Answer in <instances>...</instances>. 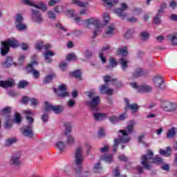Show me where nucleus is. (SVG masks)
<instances>
[{
  "mask_svg": "<svg viewBox=\"0 0 177 177\" xmlns=\"http://www.w3.org/2000/svg\"><path fill=\"white\" fill-rule=\"evenodd\" d=\"M82 147H77L75 153V162L73 164V169L75 171L76 177H86L89 176V172L86 171V175L81 174L82 172V164H84V156Z\"/></svg>",
  "mask_w": 177,
  "mask_h": 177,
  "instance_id": "nucleus-1",
  "label": "nucleus"
},
{
  "mask_svg": "<svg viewBox=\"0 0 177 177\" xmlns=\"http://www.w3.org/2000/svg\"><path fill=\"white\" fill-rule=\"evenodd\" d=\"M134 126L135 122L133 121H131L130 124H129L125 129L119 131V132H121L122 136L119 138L115 139L114 140V145L113 146V151L114 153L117 151V149H118L120 143H128V142L131 140V138L128 136L133 133Z\"/></svg>",
  "mask_w": 177,
  "mask_h": 177,
  "instance_id": "nucleus-2",
  "label": "nucleus"
},
{
  "mask_svg": "<svg viewBox=\"0 0 177 177\" xmlns=\"http://www.w3.org/2000/svg\"><path fill=\"white\" fill-rule=\"evenodd\" d=\"M158 107L165 113H174L177 110V102L169 99L159 98L156 101Z\"/></svg>",
  "mask_w": 177,
  "mask_h": 177,
  "instance_id": "nucleus-3",
  "label": "nucleus"
},
{
  "mask_svg": "<svg viewBox=\"0 0 177 177\" xmlns=\"http://www.w3.org/2000/svg\"><path fill=\"white\" fill-rule=\"evenodd\" d=\"M88 95V99L86 101V104L91 108L92 111H99V104H100V97L96 96V92L91 91L86 92Z\"/></svg>",
  "mask_w": 177,
  "mask_h": 177,
  "instance_id": "nucleus-4",
  "label": "nucleus"
},
{
  "mask_svg": "<svg viewBox=\"0 0 177 177\" xmlns=\"http://www.w3.org/2000/svg\"><path fill=\"white\" fill-rule=\"evenodd\" d=\"M19 41L16 39H8L5 41L1 42V56H6L9 53V48H17Z\"/></svg>",
  "mask_w": 177,
  "mask_h": 177,
  "instance_id": "nucleus-5",
  "label": "nucleus"
},
{
  "mask_svg": "<svg viewBox=\"0 0 177 177\" xmlns=\"http://www.w3.org/2000/svg\"><path fill=\"white\" fill-rule=\"evenodd\" d=\"M156 162V159L153 158V151L148 150L147 154L142 156L141 164L145 169H151V164Z\"/></svg>",
  "mask_w": 177,
  "mask_h": 177,
  "instance_id": "nucleus-6",
  "label": "nucleus"
},
{
  "mask_svg": "<svg viewBox=\"0 0 177 177\" xmlns=\"http://www.w3.org/2000/svg\"><path fill=\"white\" fill-rule=\"evenodd\" d=\"M167 89V84L164 78L160 75H156V93H161L162 91Z\"/></svg>",
  "mask_w": 177,
  "mask_h": 177,
  "instance_id": "nucleus-7",
  "label": "nucleus"
},
{
  "mask_svg": "<svg viewBox=\"0 0 177 177\" xmlns=\"http://www.w3.org/2000/svg\"><path fill=\"white\" fill-rule=\"evenodd\" d=\"M50 111H54L55 114H59L63 111V107L61 105H52V104L46 102L44 113H49Z\"/></svg>",
  "mask_w": 177,
  "mask_h": 177,
  "instance_id": "nucleus-8",
  "label": "nucleus"
},
{
  "mask_svg": "<svg viewBox=\"0 0 177 177\" xmlns=\"http://www.w3.org/2000/svg\"><path fill=\"white\" fill-rule=\"evenodd\" d=\"M21 132L25 138H29V139H32V138H34V131L32 130V124L22 127Z\"/></svg>",
  "mask_w": 177,
  "mask_h": 177,
  "instance_id": "nucleus-9",
  "label": "nucleus"
},
{
  "mask_svg": "<svg viewBox=\"0 0 177 177\" xmlns=\"http://www.w3.org/2000/svg\"><path fill=\"white\" fill-rule=\"evenodd\" d=\"M130 85L131 86H132V88H135L136 89H137L138 92H139L140 93L151 92V91L153 90V88L146 84L138 86V84L133 82L130 83Z\"/></svg>",
  "mask_w": 177,
  "mask_h": 177,
  "instance_id": "nucleus-10",
  "label": "nucleus"
},
{
  "mask_svg": "<svg viewBox=\"0 0 177 177\" xmlns=\"http://www.w3.org/2000/svg\"><path fill=\"white\" fill-rule=\"evenodd\" d=\"M66 84H61L58 86L57 88H54V92L59 96V97L63 99L68 96V92L66 91Z\"/></svg>",
  "mask_w": 177,
  "mask_h": 177,
  "instance_id": "nucleus-11",
  "label": "nucleus"
},
{
  "mask_svg": "<svg viewBox=\"0 0 177 177\" xmlns=\"http://www.w3.org/2000/svg\"><path fill=\"white\" fill-rule=\"evenodd\" d=\"M21 157V153L20 152L14 153L10 159V165H15V167H19V165H21V160H20Z\"/></svg>",
  "mask_w": 177,
  "mask_h": 177,
  "instance_id": "nucleus-12",
  "label": "nucleus"
},
{
  "mask_svg": "<svg viewBox=\"0 0 177 177\" xmlns=\"http://www.w3.org/2000/svg\"><path fill=\"white\" fill-rule=\"evenodd\" d=\"M37 64V62H33L31 64H30L27 67H26V71L28 74H32L33 75L34 78L38 79L39 78V71L35 70L34 68V66Z\"/></svg>",
  "mask_w": 177,
  "mask_h": 177,
  "instance_id": "nucleus-13",
  "label": "nucleus"
},
{
  "mask_svg": "<svg viewBox=\"0 0 177 177\" xmlns=\"http://www.w3.org/2000/svg\"><path fill=\"white\" fill-rule=\"evenodd\" d=\"M127 9H128V5L125 3H122L121 8L116 9L115 13H117L119 17H121V19H124L127 17V12H125Z\"/></svg>",
  "mask_w": 177,
  "mask_h": 177,
  "instance_id": "nucleus-14",
  "label": "nucleus"
},
{
  "mask_svg": "<svg viewBox=\"0 0 177 177\" xmlns=\"http://www.w3.org/2000/svg\"><path fill=\"white\" fill-rule=\"evenodd\" d=\"M24 5H28L29 6H33L34 8H37V9H40V10H43L45 12L47 9L48 7L46 6V4L44 3V2H39L37 5H35L31 1L28 0H24L23 1Z\"/></svg>",
  "mask_w": 177,
  "mask_h": 177,
  "instance_id": "nucleus-15",
  "label": "nucleus"
},
{
  "mask_svg": "<svg viewBox=\"0 0 177 177\" xmlns=\"http://www.w3.org/2000/svg\"><path fill=\"white\" fill-rule=\"evenodd\" d=\"M113 35H115V25L110 24L105 28V37L110 38Z\"/></svg>",
  "mask_w": 177,
  "mask_h": 177,
  "instance_id": "nucleus-16",
  "label": "nucleus"
},
{
  "mask_svg": "<svg viewBox=\"0 0 177 177\" xmlns=\"http://www.w3.org/2000/svg\"><path fill=\"white\" fill-rule=\"evenodd\" d=\"M84 24L87 28H91V26L96 27V26L100 24V20L97 18H89L84 21Z\"/></svg>",
  "mask_w": 177,
  "mask_h": 177,
  "instance_id": "nucleus-17",
  "label": "nucleus"
},
{
  "mask_svg": "<svg viewBox=\"0 0 177 177\" xmlns=\"http://www.w3.org/2000/svg\"><path fill=\"white\" fill-rule=\"evenodd\" d=\"M124 102L126 103V106H125V110H127V109H129V110L131 111V113L133 114H135V113H138V111L139 110V106H138V104H129V100H128L127 98L124 99Z\"/></svg>",
  "mask_w": 177,
  "mask_h": 177,
  "instance_id": "nucleus-18",
  "label": "nucleus"
},
{
  "mask_svg": "<svg viewBox=\"0 0 177 177\" xmlns=\"http://www.w3.org/2000/svg\"><path fill=\"white\" fill-rule=\"evenodd\" d=\"M0 86L1 88H12L15 86V81L13 80V79H10L6 81L1 80Z\"/></svg>",
  "mask_w": 177,
  "mask_h": 177,
  "instance_id": "nucleus-19",
  "label": "nucleus"
},
{
  "mask_svg": "<svg viewBox=\"0 0 177 177\" xmlns=\"http://www.w3.org/2000/svg\"><path fill=\"white\" fill-rule=\"evenodd\" d=\"M32 17L36 23H42V17L39 11L32 10Z\"/></svg>",
  "mask_w": 177,
  "mask_h": 177,
  "instance_id": "nucleus-20",
  "label": "nucleus"
},
{
  "mask_svg": "<svg viewBox=\"0 0 177 177\" xmlns=\"http://www.w3.org/2000/svg\"><path fill=\"white\" fill-rule=\"evenodd\" d=\"M166 7L167 4H165V3H163L160 6V9L158 10V13L156 17V24H161V19H160V17H161V13L164 12V9H165Z\"/></svg>",
  "mask_w": 177,
  "mask_h": 177,
  "instance_id": "nucleus-21",
  "label": "nucleus"
},
{
  "mask_svg": "<svg viewBox=\"0 0 177 177\" xmlns=\"http://www.w3.org/2000/svg\"><path fill=\"white\" fill-rule=\"evenodd\" d=\"M167 41L174 46H177V33H171L167 35Z\"/></svg>",
  "mask_w": 177,
  "mask_h": 177,
  "instance_id": "nucleus-22",
  "label": "nucleus"
},
{
  "mask_svg": "<svg viewBox=\"0 0 177 177\" xmlns=\"http://www.w3.org/2000/svg\"><path fill=\"white\" fill-rule=\"evenodd\" d=\"M100 92L102 95L104 93H106V95H113V91L111 88H109V87H107V85L103 84L100 88Z\"/></svg>",
  "mask_w": 177,
  "mask_h": 177,
  "instance_id": "nucleus-23",
  "label": "nucleus"
},
{
  "mask_svg": "<svg viewBox=\"0 0 177 177\" xmlns=\"http://www.w3.org/2000/svg\"><path fill=\"white\" fill-rule=\"evenodd\" d=\"M24 113L26 114V118L28 121V125H32L34 124V118H31L34 115V113L31 112V111H24Z\"/></svg>",
  "mask_w": 177,
  "mask_h": 177,
  "instance_id": "nucleus-24",
  "label": "nucleus"
},
{
  "mask_svg": "<svg viewBox=\"0 0 177 177\" xmlns=\"http://www.w3.org/2000/svg\"><path fill=\"white\" fill-rule=\"evenodd\" d=\"M129 64V61L124 57H122L118 60V64L121 66V68L122 70H123V71H125V70H127Z\"/></svg>",
  "mask_w": 177,
  "mask_h": 177,
  "instance_id": "nucleus-25",
  "label": "nucleus"
},
{
  "mask_svg": "<svg viewBox=\"0 0 177 177\" xmlns=\"http://www.w3.org/2000/svg\"><path fill=\"white\" fill-rule=\"evenodd\" d=\"M52 56H55V53L52 50H46L44 52V58L46 63H52Z\"/></svg>",
  "mask_w": 177,
  "mask_h": 177,
  "instance_id": "nucleus-26",
  "label": "nucleus"
},
{
  "mask_svg": "<svg viewBox=\"0 0 177 177\" xmlns=\"http://www.w3.org/2000/svg\"><path fill=\"white\" fill-rule=\"evenodd\" d=\"M93 118L95 121H103L107 118V115L102 113H94Z\"/></svg>",
  "mask_w": 177,
  "mask_h": 177,
  "instance_id": "nucleus-27",
  "label": "nucleus"
},
{
  "mask_svg": "<svg viewBox=\"0 0 177 177\" xmlns=\"http://www.w3.org/2000/svg\"><path fill=\"white\" fill-rule=\"evenodd\" d=\"M15 64V62H13V58L11 57H8L5 62H2V66L4 68H7L8 67H10V66Z\"/></svg>",
  "mask_w": 177,
  "mask_h": 177,
  "instance_id": "nucleus-28",
  "label": "nucleus"
},
{
  "mask_svg": "<svg viewBox=\"0 0 177 177\" xmlns=\"http://www.w3.org/2000/svg\"><path fill=\"white\" fill-rule=\"evenodd\" d=\"M177 128L172 127L171 129H169L167 133V139H172L176 136Z\"/></svg>",
  "mask_w": 177,
  "mask_h": 177,
  "instance_id": "nucleus-29",
  "label": "nucleus"
},
{
  "mask_svg": "<svg viewBox=\"0 0 177 177\" xmlns=\"http://www.w3.org/2000/svg\"><path fill=\"white\" fill-rule=\"evenodd\" d=\"M71 3L72 5H76V6H79L80 8H85L88 5V2L81 1L80 0H72Z\"/></svg>",
  "mask_w": 177,
  "mask_h": 177,
  "instance_id": "nucleus-30",
  "label": "nucleus"
},
{
  "mask_svg": "<svg viewBox=\"0 0 177 177\" xmlns=\"http://www.w3.org/2000/svg\"><path fill=\"white\" fill-rule=\"evenodd\" d=\"M143 75V69L141 68H137L135 69L134 72L132 74V77L133 79L139 78V77H142Z\"/></svg>",
  "mask_w": 177,
  "mask_h": 177,
  "instance_id": "nucleus-31",
  "label": "nucleus"
},
{
  "mask_svg": "<svg viewBox=\"0 0 177 177\" xmlns=\"http://www.w3.org/2000/svg\"><path fill=\"white\" fill-rule=\"evenodd\" d=\"M11 111H12V107L7 106L2 110V115L4 117H6V118H10Z\"/></svg>",
  "mask_w": 177,
  "mask_h": 177,
  "instance_id": "nucleus-32",
  "label": "nucleus"
},
{
  "mask_svg": "<svg viewBox=\"0 0 177 177\" xmlns=\"http://www.w3.org/2000/svg\"><path fill=\"white\" fill-rule=\"evenodd\" d=\"M64 127L65 128L64 135L67 136V135H68V133H70L71 132L73 126H71V123H70L68 122H65L64 123Z\"/></svg>",
  "mask_w": 177,
  "mask_h": 177,
  "instance_id": "nucleus-33",
  "label": "nucleus"
},
{
  "mask_svg": "<svg viewBox=\"0 0 177 177\" xmlns=\"http://www.w3.org/2000/svg\"><path fill=\"white\" fill-rule=\"evenodd\" d=\"M118 55L122 56V57L128 55V50L127 49V47L124 46L121 48L118 49Z\"/></svg>",
  "mask_w": 177,
  "mask_h": 177,
  "instance_id": "nucleus-34",
  "label": "nucleus"
},
{
  "mask_svg": "<svg viewBox=\"0 0 177 177\" xmlns=\"http://www.w3.org/2000/svg\"><path fill=\"white\" fill-rule=\"evenodd\" d=\"M104 3H106L109 8H113V6H115L117 3H118V0H102Z\"/></svg>",
  "mask_w": 177,
  "mask_h": 177,
  "instance_id": "nucleus-35",
  "label": "nucleus"
},
{
  "mask_svg": "<svg viewBox=\"0 0 177 177\" xmlns=\"http://www.w3.org/2000/svg\"><path fill=\"white\" fill-rule=\"evenodd\" d=\"M159 153L161 156H166V157L171 156V147H168L167 149H160Z\"/></svg>",
  "mask_w": 177,
  "mask_h": 177,
  "instance_id": "nucleus-36",
  "label": "nucleus"
},
{
  "mask_svg": "<svg viewBox=\"0 0 177 177\" xmlns=\"http://www.w3.org/2000/svg\"><path fill=\"white\" fill-rule=\"evenodd\" d=\"M70 75L75 77V78L80 80V81H81V80H82V77H81V71L80 70H77V71H75L74 72H71L70 73Z\"/></svg>",
  "mask_w": 177,
  "mask_h": 177,
  "instance_id": "nucleus-37",
  "label": "nucleus"
},
{
  "mask_svg": "<svg viewBox=\"0 0 177 177\" xmlns=\"http://www.w3.org/2000/svg\"><path fill=\"white\" fill-rule=\"evenodd\" d=\"M100 32H102V30H100V24H98L97 26H94L93 38H96L97 35H100Z\"/></svg>",
  "mask_w": 177,
  "mask_h": 177,
  "instance_id": "nucleus-38",
  "label": "nucleus"
},
{
  "mask_svg": "<svg viewBox=\"0 0 177 177\" xmlns=\"http://www.w3.org/2000/svg\"><path fill=\"white\" fill-rule=\"evenodd\" d=\"M101 160L106 162H113V155H105L101 157Z\"/></svg>",
  "mask_w": 177,
  "mask_h": 177,
  "instance_id": "nucleus-39",
  "label": "nucleus"
},
{
  "mask_svg": "<svg viewBox=\"0 0 177 177\" xmlns=\"http://www.w3.org/2000/svg\"><path fill=\"white\" fill-rule=\"evenodd\" d=\"M16 142H17V140L15 137L8 138L6 140V146H12V145L16 143Z\"/></svg>",
  "mask_w": 177,
  "mask_h": 177,
  "instance_id": "nucleus-40",
  "label": "nucleus"
},
{
  "mask_svg": "<svg viewBox=\"0 0 177 177\" xmlns=\"http://www.w3.org/2000/svg\"><path fill=\"white\" fill-rule=\"evenodd\" d=\"M55 147H57V149H59L60 151H63V149H66V145L64 144V142L59 141L55 144Z\"/></svg>",
  "mask_w": 177,
  "mask_h": 177,
  "instance_id": "nucleus-41",
  "label": "nucleus"
},
{
  "mask_svg": "<svg viewBox=\"0 0 177 177\" xmlns=\"http://www.w3.org/2000/svg\"><path fill=\"white\" fill-rule=\"evenodd\" d=\"M5 128L7 129L12 128V119L10 118H6Z\"/></svg>",
  "mask_w": 177,
  "mask_h": 177,
  "instance_id": "nucleus-42",
  "label": "nucleus"
},
{
  "mask_svg": "<svg viewBox=\"0 0 177 177\" xmlns=\"http://www.w3.org/2000/svg\"><path fill=\"white\" fill-rule=\"evenodd\" d=\"M23 16H21V14H17L16 15L15 26L23 23Z\"/></svg>",
  "mask_w": 177,
  "mask_h": 177,
  "instance_id": "nucleus-43",
  "label": "nucleus"
},
{
  "mask_svg": "<svg viewBox=\"0 0 177 177\" xmlns=\"http://www.w3.org/2000/svg\"><path fill=\"white\" fill-rule=\"evenodd\" d=\"M16 27L17 30H19V31H24V30H26L27 28V26H26V24H24V23L23 22L21 24H17Z\"/></svg>",
  "mask_w": 177,
  "mask_h": 177,
  "instance_id": "nucleus-44",
  "label": "nucleus"
},
{
  "mask_svg": "<svg viewBox=\"0 0 177 177\" xmlns=\"http://www.w3.org/2000/svg\"><path fill=\"white\" fill-rule=\"evenodd\" d=\"M66 60L68 62H75L77 60V56L75 54H69L66 56Z\"/></svg>",
  "mask_w": 177,
  "mask_h": 177,
  "instance_id": "nucleus-45",
  "label": "nucleus"
},
{
  "mask_svg": "<svg viewBox=\"0 0 177 177\" xmlns=\"http://www.w3.org/2000/svg\"><path fill=\"white\" fill-rule=\"evenodd\" d=\"M53 80V75H48L43 80V84H49L50 81Z\"/></svg>",
  "mask_w": 177,
  "mask_h": 177,
  "instance_id": "nucleus-46",
  "label": "nucleus"
},
{
  "mask_svg": "<svg viewBox=\"0 0 177 177\" xmlns=\"http://www.w3.org/2000/svg\"><path fill=\"white\" fill-rule=\"evenodd\" d=\"M74 142H75V140L73 136H68L67 137V144L69 146H73V145H74Z\"/></svg>",
  "mask_w": 177,
  "mask_h": 177,
  "instance_id": "nucleus-47",
  "label": "nucleus"
},
{
  "mask_svg": "<svg viewBox=\"0 0 177 177\" xmlns=\"http://www.w3.org/2000/svg\"><path fill=\"white\" fill-rule=\"evenodd\" d=\"M27 85H28V82L27 81L21 80L18 84V88H26Z\"/></svg>",
  "mask_w": 177,
  "mask_h": 177,
  "instance_id": "nucleus-48",
  "label": "nucleus"
},
{
  "mask_svg": "<svg viewBox=\"0 0 177 177\" xmlns=\"http://www.w3.org/2000/svg\"><path fill=\"white\" fill-rule=\"evenodd\" d=\"M35 48L37 50H41L44 48V41H38L35 44Z\"/></svg>",
  "mask_w": 177,
  "mask_h": 177,
  "instance_id": "nucleus-49",
  "label": "nucleus"
},
{
  "mask_svg": "<svg viewBox=\"0 0 177 177\" xmlns=\"http://www.w3.org/2000/svg\"><path fill=\"white\" fill-rule=\"evenodd\" d=\"M109 150H110V147H109V145H105L103 147H101L99 149V151H100V153L103 154V153H107V151H109Z\"/></svg>",
  "mask_w": 177,
  "mask_h": 177,
  "instance_id": "nucleus-50",
  "label": "nucleus"
},
{
  "mask_svg": "<svg viewBox=\"0 0 177 177\" xmlns=\"http://www.w3.org/2000/svg\"><path fill=\"white\" fill-rule=\"evenodd\" d=\"M140 35L142 41H147L149 39V33L147 32H142Z\"/></svg>",
  "mask_w": 177,
  "mask_h": 177,
  "instance_id": "nucleus-51",
  "label": "nucleus"
},
{
  "mask_svg": "<svg viewBox=\"0 0 177 177\" xmlns=\"http://www.w3.org/2000/svg\"><path fill=\"white\" fill-rule=\"evenodd\" d=\"M84 147L86 150L87 154H90L91 150H92V145H91V144H89L88 142H86V143H84Z\"/></svg>",
  "mask_w": 177,
  "mask_h": 177,
  "instance_id": "nucleus-52",
  "label": "nucleus"
},
{
  "mask_svg": "<svg viewBox=\"0 0 177 177\" xmlns=\"http://www.w3.org/2000/svg\"><path fill=\"white\" fill-rule=\"evenodd\" d=\"M15 122L19 124L21 122V116L19 113H16L15 116Z\"/></svg>",
  "mask_w": 177,
  "mask_h": 177,
  "instance_id": "nucleus-53",
  "label": "nucleus"
},
{
  "mask_svg": "<svg viewBox=\"0 0 177 177\" xmlns=\"http://www.w3.org/2000/svg\"><path fill=\"white\" fill-rule=\"evenodd\" d=\"M113 174V176L119 177L120 175L121 174V172L120 171V168L118 167L115 168Z\"/></svg>",
  "mask_w": 177,
  "mask_h": 177,
  "instance_id": "nucleus-54",
  "label": "nucleus"
},
{
  "mask_svg": "<svg viewBox=\"0 0 177 177\" xmlns=\"http://www.w3.org/2000/svg\"><path fill=\"white\" fill-rule=\"evenodd\" d=\"M103 20L104 23H109V21H110V15H109V13L105 12L103 15Z\"/></svg>",
  "mask_w": 177,
  "mask_h": 177,
  "instance_id": "nucleus-55",
  "label": "nucleus"
},
{
  "mask_svg": "<svg viewBox=\"0 0 177 177\" xmlns=\"http://www.w3.org/2000/svg\"><path fill=\"white\" fill-rule=\"evenodd\" d=\"M93 168L94 172H100V169H102V167H100V162H97V164H95Z\"/></svg>",
  "mask_w": 177,
  "mask_h": 177,
  "instance_id": "nucleus-56",
  "label": "nucleus"
},
{
  "mask_svg": "<svg viewBox=\"0 0 177 177\" xmlns=\"http://www.w3.org/2000/svg\"><path fill=\"white\" fill-rule=\"evenodd\" d=\"M109 64H111V67H115L117 66V61L114 58L109 59Z\"/></svg>",
  "mask_w": 177,
  "mask_h": 177,
  "instance_id": "nucleus-57",
  "label": "nucleus"
},
{
  "mask_svg": "<svg viewBox=\"0 0 177 177\" xmlns=\"http://www.w3.org/2000/svg\"><path fill=\"white\" fill-rule=\"evenodd\" d=\"M109 121L112 124H117V122H118V119L115 116H111V117H109Z\"/></svg>",
  "mask_w": 177,
  "mask_h": 177,
  "instance_id": "nucleus-58",
  "label": "nucleus"
},
{
  "mask_svg": "<svg viewBox=\"0 0 177 177\" xmlns=\"http://www.w3.org/2000/svg\"><path fill=\"white\" fill-rule=\"evenodd\" d=\"M99 57L102 63H106V62H107V59H106V57H104V54H103V53L100 52Z\"/></svg>",
  "mask_w": 177,
  "mask_h": 177,
  "instance_id": "nucleus-59",
  "label": "nucleus"
},
{
  "mask_svg": "<svg viewBox=\"0 0 177 177\" xmlns=\"http://www.w3.org/2000/svg\"><path fill=\"white\" fill-rule=\"evenodd\" d=\"M54 10L56 13H62L63 12V6H58L54 8Z\"/></svg>",
  "mask_w": 177,
  "mask_h": 177,
  "instance_id": "nucleus-60",
  "label": "nucleus"
},
{
  "mask_svg": "<svg viewBox=\"0 0 177 177\" xmlns=\"http://www.w3.org/2000/svg\"><path fill=\"white\" fill-rule=\"evenodd\" d=\"M60 0H50L48 1V6H55L56 3H59Z\"/></svg>",
  "mask_w": 177,
  "mask_h": 177,
  "instance_id": "nucleus-61",
  "label": "nucleus"
},
{
  "mask_svg": "<svg viewBox=\"0 0 177 177\" xmlns=\"http://www.w3.org/2000/svg\"><path fill=\"white\" fill-rule=\"evenodd\" d=\"M67 104L68 107H74V106H75V101L71 99L67 102Z\"/></svg>",
  "mask_w": 177,
  "mask_h": 177,
  "instance_id": "nucleus-62",
  "label": "nucleus"
},
{
  "mask_svg": "<svg viewBox=\"0 0 177 177\" xmlns=\"http://www.w3.org/2000/svg\"><path fill=\"white\" fill-rule=\"evenodd\" d=\"M48 15L49 19H56V15L55 14V12H53V11H48Z\"/></svg>",
  "mask_w": 177,
  "mask_h": 177,
  "instance_id": "nucleus-63",
  "label": "nucleus"
},
{
  "mask_svg": "<svg viewBox=\"0 0 177 177\" xmlns=\"http://www.w3.org/2000/svg\"><path fill=\"white\" fill-rule=\"evenodd\" d=\"M30 102L32 106H37V104H38V100H37L35 98H30Z\"/></svg>",
  "mask_w": 177,
  "mask_h": 177,
  "instance_id": "nucleus-64",
  "label": "nucleus"
}]
</instances>
